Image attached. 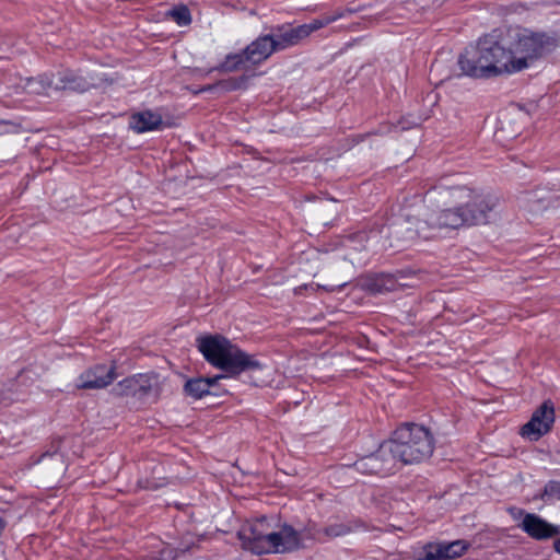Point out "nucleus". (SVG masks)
Listing matches in <instances>:
<instances>
[{
    "label": "nucleus",
    "instance_id": "24",
    "mask_svg": "<svg viewBox=\"0 0 560 560\" xmlns=\"http://www.w3.org/2000/svg\"><path fill=\"white\" fill-rule=\"evenodd\" d=\"M541 498L547 500H560V481H548L545 485Z\"/></svg>",
    "mask_w": 560,
    "mask_h": 560
},
{
    "label": "nucleus",
    "instance_id": "22",
    "mask_svg": "<svg viewBox=\"0 0 560 560\" xmlns=\"http://www.w3.org/2000/svg\"><path fill=\"white\" fill-rule=\"evenodd\" d=\"M137 382L136 375L124 378L118 383L119 393L126 396H138Z\"/></svg>",
    "mask_w": 560,
    "mask_h": 560
},
{
    "label": "nucleus",
    "instance_id": "1",
    "mask_svg": "<svg viewBox=\"0 0 560 560\" xmlns=\"http://www.w3.org/2000/svg\"><path fill=\"white\" fill-rule=\"evenodd\" d=\"M424 201L436 206L423 220L409 218L395 230L404 241L430 240L442 231L487 224L497 207L495 197L467 186L440 184L427 191Z\"/></svg>",
    "mask_w": 560,
    "mask_h": 560
},
{
    "label": "nucleus",
    "instance_id": "7",
    "mask_svg": "<svg viewBox=\"0 0 560 560\" xmlns=\"http://www.w3.org/2000/svg\"><path fill=\"white\" fill-rule=\"evenodd\" d=\"M340 15H330L323 19H315L310 23L298 26L281 25L271 34L277 51L288 49L299 45L303 39L307 38L313 32H316L334 22Z\"/></svg>",
    "mask_w": 560,
    "mask_h": 560
},
{
    "label": "nucleus",
    "instance_id": "15",
    "mask_svg": "<svg viewBox=\"0 0 560 560\" xmlns=\"http://www.w3.org/2000/svg\"><path fill=\"white\" fill-rule=\"evenodd\" d=\"M224 375H215L212 377H196L188 380L184 385V392L187 396L194 399H200L206 395L212 394L211 388L221 380Z\"/></svg>",
    "mask_w": 560,
    "mask_h": 560
},
{
    "label": "nucleus",
    "instance_id": "16",
    "mask_svg": "<svg viewBox=\"0 0 560 560\" xmlns=\"http://www.w3.org/2000/svg\"><path fill=\"white\" fill-rule=\"evenodd\" d=\"M54 79L55 90L84 91L88 83L71 70L59 71Z\"/></svg>",
    "mask_w": 560,
    "mask_h": 560
},
{
    "label": "nucleus",
    "instance_id": "4",
    "mask_svg": "<svg viewBox=\"0 0 560 560\" xmlns=\"http://www.w3.org/2000/svg\"><path fill=\"white\" fill-rule=\"evenodd\" d=\"M243 547L254 553H285L301 547V536L290 525H282L272 530L266 517L244 525L238 532Z\"/></svg>",
    "mask_w": 560,
    "mask_h": 560
},
{
    "label": "nucleus",
    "instance_id": "26",
    "mask_svg": "<svg viewBox=\"0 0 560 560\" xmlns=\"http://www.w3.org/2000/svg\"><path fill=\"white\" fill-rule=\"evenodd\" d=\"M413 125H416V122L406 124L405 121H399L398 125L386 124L381 127L380 132L388 133V132H392L393 130H396L397 128H399L400 130H407V129L411 128Z\"/></svg>",
    "mask_w": 560,
    "mask_h": 560
},
{
    "label": "nucleus",
    "instance_id": "28",
    "mask_svg": "<svg viewBox=\"0 0 560 560\" xmlns=\"http://www.w3.org/2000/svg\"><path fill=\"white\" fill-rule=\"evenodd\" d=\"M346 285V283H342L338 287H323V289L329 291V292H334L335 290H338L340 291L343 287Z\"/></svg>",
    "mask_w": 560,
    "mask_h": 560
},
{
    "label": "nucleus",
    "instance_id": "29",
    "mask_svg": "<svg viewBox=\"0 0 560 560\" xmlns=\"http://www.w3.org/2000/svg\"><path fill=\"white\" fill-rule=\"evenodd\" d=\"M553 548L558 553H560V538L555 540Z\"/></svg>",
    "mask_w": 560,
    "mask_h": 560
},
{
    "label": "nucleus",
    "instance_id": "6",
    "mask_svg": "<svg viewBox=\"0 0 560 560\" xmlns=\"http://www.w3.org/2000/svg\"><path fill=\"white\" fill-rule=\"evenodd\" d=\"M555 46V38L545 33L533 32L528 28L513 30L510 33L508 46H505L513 74L530 68Z\"/></svg>",
    "mask_w": 560,
    "mask_h": 560
},
{
    "label": "nucleus",
    "instance_id": "11",
    "mask_svg": "<svg viewBox=\"0 0 560 560\" xmlns=\"http://www.w3.org/2000/svg\"><path fill=\"white\" fill-rule=\"evenodd\" d=\"M116 366L112 364H96L84 371L78 378L75 386L81 389H100L108 386L116 377Z\"/></svg>",
    "mask_w": 560,
    "mask_h": 560
},
{
    "label": "nucleus",
    "instance_id": "18",
    "mask_svg": "<svg viewBox=\"0 0 560 560\" xmlns=\"http://www.w3.org/2000/svg\"><path fill=\"white\" fill-rule=\"evenodd\" d=\"M247 61V54L245 49L241 52L235 54H229L224 58V60L217 66L215 68H212L211 71H221V72H232L236 71L245 66Z\"/></svg>",
    "mask_w": 560,
    "mask_h": 560
},
{
    "label": "nucleus",
    "instance_id": "2",
    "mask_svg": "<svg viewBox=\"0 0 560 560\" xmlns=\"http://www.w3.org/2000/svg\"><path fill=\"white\" fill-rule=\"evenodd\" d=\"M205 360L225 372V377H236L244 372L261 371L264 364L254 354L243 351L221 335H206L196 339Z\"/></svg>",
    "mask_w": 560,
    "mask_h": 560
},
{
    "label": "nucleus",
    "instance_id": "3",
    "mask_svg": "<svg viewBox=\"0 0 560 560\" xmlns=\"http://www.w3.org/2000/svg\"><path fill=\"white\" fill-rule=\"evenodd\" d=\"M505 45L492 38L479 39L458 57V67L463 74L475 79H490L513 74Z\"/></svg>",
    "mask_w": 560,
    "mask_h": 560
},
{
    "label": "nucleus",
    "instance_id": "27",
    "mask_svg": "<svg viewBox=\"0 0 560 560\" xmlns=\"http://www.w3.org/2000/svg\"><path fill=\"white\" fill-rule=\"evenodd\" d=\"M10 124L4 120H0V136L9 132Z\"/></svg>",
    "mask_w": 560,
    "mask_h": 560
},
{
    "label": "nucleus",
    "instance_id": "9",
    "mask_svg": "<svg viewBox=\"0 0 560 560\" xmlns=\"http://www.w3.org/2000/svg\"><path fill=\"white\" fill-rule=\"evenodd\" d=\"M555 419V406L551 400H546L533 412L529 421L521 428L520 434L528 441H538L551 430Z\"/></svg>",
    "mask_w": 560,
    "mask_h": 560
},
{
    "label": "nucleus",
    "instance_id": "10",
    "mask_svg": "<svg viewBox=\"0 0 560 560\" xmlns=\"http://www.w3.org/2000/svg\"><path fill=\"white\" fill-rule=\"evenodd\" d=\"M470 544L464 539L453 541H430L417 551V560H451L462 557Z\"/></svg>",
    "mask_w": 560,
    "mask_h": 560
},
{
    "label": "nucleus",
    "instance_id": "20",
    "mask_svg": "<svg viewBox=\"0 0 560 560\" xmlns=\"http://www.w3.org/2000/svg\"><path fill=\"white\" fill-rule=\"evenodd\" d=\"M248 78L243 75L240 78H230L226 80H221L217 82L214 85H209L202 89V91H212L213 89H220L224 92L236 91L241 89H245L247 84Z\"/></svg>",
    "mask_w": 560,
    "mask_h": 560
},
{
    "label": "nucleus",
    "instance_id": "8",
    "mask_svg": "<svg viewBox=\"0 0 560 560\" xmlns=\"http://www.w3.org/2000/svg\"><path fill=\"white\" fill-rule=\"evenodd\" d=\"M351 467L362 475L376 476H387L396 469L393 455L389 453L385 441L380 444L374 453L360 457Z\"/></svg>",
    "mask_w": 560,
    "mask_h": 560
},
{
    "label": "nucleus",
    "instance_id": "25",
    "mask_svg": "<svg viewBox=\"0 0 560 560\" xmlns=\"http://www.w3.org/2000/svg\"><path fill=\"white\" fill-rule=\"evenodd\" d=\"M350 532V528L345 525V524H332V525H329V526H326L324 529H323V533L327 536V537H339V536H345L347 535L348 533Z\"/></svg>",
    "mask_w": 560,
    "mask_h": 560
},
{
    "label": "nucleus",
    "instance_id": "23",
    "mask_svg": "<svg viewBox=\"0 0 560 560\" xmlns=\"http://www.w3.org/2000/svg\"><path fill=\"white\" fill-rule=\"evenodd\" d=\"M137 376V393L138 396L148 394L153 387L154 377L149 374H136Z\"/></svg>",
    "mask_w": 560,
    "mask_h": 560
},
{
    "label": "nucleus",
    "instance_id": "21",
    "mask_svg": "<svg viewBox=\"0 0 560 560\" xmlns=\"http://www.w3.org/2000/svg\"><path fill=\"white\" fill-rule=\"evenodd\" d=\"M167 15L178 25L187 26L191 23V14L189 9L184 5H177L167 12Z\"/></svg>",
    "mask_w": 560,
    "mask_h": 560
},
{
    "label": "nucleus",
    "instance_id": "19",
    "mask_svg": "<svg viewBox=\"0 0 560 560\" xmlns=\"http://www.w3.org/2000/svg\"><path fill=\"white\" fill-rule=\"evenodd\" d=\"M24 89L30 94H48L54 89V79L48 75H38L37 78H27Z\"/></svg>",
    "mask_w": 560,
    "mask_h": 560
},
{
    "label": "nucleus",
    "instance_id": "17",
    "mask_svg": "<svg viewBox=\"0 0 560 560\" xmlns=\"http://www.w3.org/2000/svg\"><path fill=\"white\" fill-rule=\"evenodd\" d=\"M405 284L400 283L398 277L392 273L377 275L371 281V290L374 293H386L401 290Z\"/></svg>",
    "mask_w": 560,
    "mask_h": 560
},
{
    "label": "nucleus",
    "instance_id": "13",
    "mask_svg": "<svg viewBox=\"0 0 560 560\" xmlns=\"http://www.w3.org/2000/svg\"><path fill=\"white\" fill-rule=\"evenodd\" d=\"M165 126L159 110L143 109L132 113L129 117V128L136 133L162 130Z\"/></svg>",
    "mask_w": 560,
    "mask_h": 560
},
{
    "label": "nucleus",
    "instance_id": "12",
    "mask_svg": "<svg viewBox=\"0 0 560 560\" xmlns=\"http://www.w3.org/2000/svg\"><path fill=\"white\" fill-rule=\"evenodd\" d=\"M518 527L536 540H545L560 534V526L551 524L534 513H526Z\"/></svg>",
    "mask_w": 560,
    "mask_h": 560
},
{
    "label": "nucleus",
    "instance_id": "14",
    "mask_svg": "<svg viewBox=\"0 0 560 560\" xmlns=\"http://www.w3.org/2000/svg\"><path fill=\"white\" fill-rule=\"evenodd\" d=\"M247 61L252 65H259L267 60L273 52L276 47L271 34L261 35L246 46Z\"/></svg>",
    "mask_w": 560,
    "mask_h": 560
},
{
    "label": "nucleus",
    "instance_id": "5",
    "mask_svg": "<svg viewBox=\"0 0 560 560\" xmlns=\"http://www.w3.org/2000/svg\"><path fill=\"white\" fill-rule=\"evenodd\" d=\"M395 465L419 464L428 459L434 451V438L423 425L404 423L385 441Z\"/></svg>",
    "mask_w": 560,
    "mask_h": 560
},
{
    "label": "nucleus",
    "instance_id": "30",
    "mask_svg": "<svg viewBox=\"0 0 560 560\" xmlns=\"http://www.w3.org/2000/svg\"><path fill=\"white\" fill-rule=\"evenodd\" d=\"M46 456H52V454H50V453L43 454V457H46Z\"/></svg>",
    "mask_w": 560,
    "mask_h": 560
}]
</instances>
